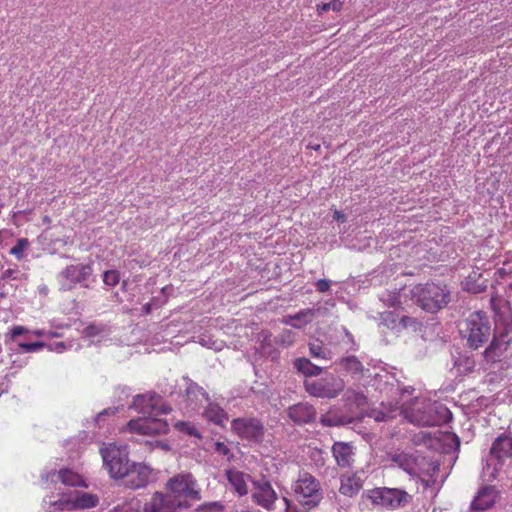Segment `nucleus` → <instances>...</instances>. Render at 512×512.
Instances as JSON below:
<instances>
[{"instance_id": "1", "label": "nucleus", "mask_w": 512, "mask_h": 512, "mask_svg": "<svg viewBox=\"0 0 512 512\" xmlns=\"http://www.w3.org/2000/svg\"><path fill=\"white\" fill-rule=\"evenodd\" d=\"M402 413L410 423L424 427L438 426L452 419L451 411L444 404L427 399H416Z\"/></svg>"}, {"instance_id": "2", "label": "nucleus", "mask_w": 512, "mask_h": 512, "mask_svg": "<svg viewBox=\"0 0 512 512\" xmlns=\"http://www.w3.org/2000/svg\"><path fill=\"white\" fill-rule=\"evenodd\" d=\"M410 293L413 302L429 313H436L446 307L451 296L448 286L438 282L417 284Z\"/></svg>"}, {"instance_id": "3", "label": "nucleus", "mask_w": 512, "mask_h": 512, "mask_svg": "<svg viewBox=\"0 0 512 512\" xmlns=\"http://www.w3.org/2000/svg\"><path fill=\"white\" fill-rule=\"evenodd\" d=\"M373 506L381 509L396 510L410 504L412 495L402 489L377 487L363 494Z\"/></svg>"}, {"instance_id": "4", "label": "nucleus", "mask_w": 512, "mask_h": 512, "mask_svg": "<svg viewBox=\"0 0 512 512\" xmlns=\"http://www.w3.org/2000/svg\"><path fill=\"white\" fill-rule=\"evenodd\" d=\"M490 324L485 312L471 313L461 324L460 333L467 339L471 348L477 349L487 341L490 335Z\"/></svg>"}, {"instance_id": "5", "label": "nucleus", "mask_w": 512, "mask_h": 512, "mask_svg": "<svg viewBox=\"0 0 512 512\" xmlns=\"http://www.w3.org/2000/svg\"><path fill=\"white\" fill-rule=\"evenodd\" d=\"M231 431L241 440L259 445L264 441L267 429L261 419L245 416L231 421Z\"/></svg>"}, {"instance_id": "6", "label": "nucleus", "mask_w": 512, "mask_h": 512, "mask_svg": "<svg viewBox=\"0 0 512 512\" xmlns=\"http://www.w3.org/2000/svg\"><path fill=\"white\" fill-rule=\"evenodd\" d=\"M100 454L103 459V465L108 470L110 477L115 480L123 478V474L127 471L128 465L131 462L126 448L109 444L100 449Z\"/></svg>"}, {"instance_id": "7", "label": "nucleus", "mask_w": 512, "mask_h": 512, "mask_svg": "<svg viewBox=\"0 0 512 512\" xmlns=\"http://www.w3.org/2000/svg\"><path fill=\"white\" fill-rule=\"evenodd\" d=\"M93 273L90 264L69 265L64 268L58 275L60 290L71 291L77 285L88 287L86 282Z\"/></svg>"}, {"instance_id": "8", "label": "nucleus", "mask_w": 512, "mask_h": 512, "mask_svg": "<svg viewBox=\"0 0 512 512\" xmlns=\"http://www.w3.org/2000/svg\"><path fill=\"white\" fill-rule=\"evenodd\" d=\"M343 387V381L332 374L321 379L304 381L306 392L319 398H334L343 390Z\"/></svg>"}, {"instance_id": "9", "label": "nucleus", "mask_w": 512, "mask_h": 512, "mask_svg": "<svg viewBox=\"0 0 512 512\" xmlns=\"http://www.w3.org/2000/svg\"><path fill=\"white\" fill-rule=\"evenodd\" d=\"M194 480L191 474H178L166 483L167 493L174 499L186 500L199 499L200 495L194 489Z\"/></svg>"}, {"instance_id": "10", "label": "nucleus", "mask_w": 512, "mask_h": 512, "mask_svg": "<svg viewBox=\"0 0 512 512\" xmlns=\"http://www.w3.org/2000/svg\"><path fill=\"white\" fill-rule=\"evenodd\" d=\"M190 507L189 501L174 499L167 492H155L143 506V512H178Z\"/></svg>"}, {"instance_id": "11", "label": "nucleus", "mask_w": 512, "mask_h": 512, "mask_svg": "<svg viewBox=\"0 0 512 512\" xmlns=\"http://www.w3.org/2000/svg\"><path fill=\"white\" fill-rule=\"evenodd\" d=\"M130 431L143 435H160L169 431V424L159 416L147 415L128 422Z\"/></svg>"}, {"instance_id": "12", "label": "nucleus", "mask_w": 512, "mask_h": 512, "mask_svg": "<svg viewBox=\"0 0 512 512\" xmlns=\"http://www.w3.org/2000/svg\"><path fill=\"white\" fill-rule=\"evenodd\" d=\"M151 469L142 463L130 462L127 471L124 472V486L129 489H139L146 487L150 482Z\"/></svg>"}, {"instance_id": "13", "label": "nucleus", "mask_w": 512, "mask_h": 512, "mask_svg": "<svg viewBox=\"0 0 512 512\" xmlns=\"http://www.w3.org/2000/svg\"><path fill=\"white\" fill-rule=\"evenodd\" d=\"M183 380L186 383L184 399L187 408L198 410L203 407L205 403H210L209 394L203 387L199 386L188 376H183Z\"/></svg>"}, {"instance_id": "14", "label": "nucleus", "mask_w": 512, "mask_h": 512, "mask_svg": "<svg viewBox=\"0 0 512 512\" xmlns=\"http://www.w3.org/2000/svg\"><path fill=\"white\" fill-rule=\"evenodd\" d=\"M287 417L294 425L303 426L316 421V408L308 402H298L286 409Z\"/></svg>"}, {"instance_id": "15", "label": "nucleus", "mask_w": 512, "mask_h": 512, "mask_svg": "<svg viewBox=\"0 0 512 512\" xmlns=\"http://www.w3.org/2000/svg\"><path fill=\"white\" fill-rule=\"evenodd\" d=\"M253 485L257 489V491L252 494L253 500L266 510H273L278 497L270 481L262 478L261 480L254 481Z\"/></svg>"}, {"instance_id": "16", "label": "nucleus", "mask_w": 512, "mask_h": 512, "mask_svg": "<svg viewBox=\"0 0 512 512\" xmlns=\"http://www.w3.org/2000/svg\"><path fill=\"white\" fill-rule=\"evenodd\" d=\"M490 455L499 463L512 458V434H500L491 445Z\"/></svg>"}, {"instance_id": "17", "label": "nucleus", "mask_w": 512, "mask_h": 512, "mask_svg": "<svg viewBox=\"0 0 512 512\" xmlns=\"http://www.w3.org/2000/svg\"><path fill=\"white\" fill-rule=\"evenodd\" d=\"M41 477L44 482H56L55 478H57V480H60L66 486L77 487L83 485L81 476L70 469H61L60 471L52 470Z\"/></svg>"}, {"instance_id": "18", "label": "nucleus", "mask_w": 512, "mask_h": 512, "mask_svg": "<svg viewBox=\"0 0 512 512\" xmlns=\"http://www.w3.org/2000/svg\"><path fill=\"white\" fill-rule=\"evenodd\" d=\"M156 400H160V396L156 393L138 394L133 397L129 407L137 410L143 416L153 415L156 411Z\"/></svg>"}, {"instance_id": "19", "label": "nucleus", "mask_w": 512, "mask_h": 512, "mask_svg": "<svg viewBox=\"0 0 512 512\" xmlns=\"http://www.w3.org/2000/svg\"><path fill=\"white\" fill-rule=\"evenodd\" d=\"M332 453L340 467H349L352 456V445L347 442H335L332 446Z\"/></svg>"}, {"instance_id": "20", "label": "nucleus", "mask_w": 512, "mask_h": 512, "mask_svg": "<svg viewBox=\"0 0 512 512\" xmlns=\"http://www.w3.org/2000/svg\"><path fill=\"white\" fill-rule=\"evenodd\" d=\"M294 369L305 377L318 376L323 372L324 367L312 363L308 358L299 357L293 361Z\"/></svg>"}, {"instance_id": "21", "label": "nucleus", "mask_w": 512, "mask_h": 512, "mask_svg": "<svg viewBox=\"0 0 512 512\" xmlns=\"http://www.w3.org/2000/svg\"><path fill=\"white\" fill-rule=\"evenodd\" d=\"M494 496L489 488H483L471 503V508L475 511H484L494 504Z\"/></svg>"}, {"instance_id": "22", "label": "nucleus", "mask_w": 512, "mask_h": 512, "mask_svg": "<svg viewBox=\"0 0 512 512\" xmlns=\"http://www.w3.org/2000/svg\"><path fill=\"white\" fill-rule=\"evenodd\" d=\"M398 411V407H390L387 411L377 409H362L359 418L364 417L373 418L376 422L387 421L395 417V413Z\"/></svg>"}, {"instance_id": "23", "label": "nucleus", "mask_w": 512, "mask_h": 512, "mask_svg": "<svg viewBox=\"0 0 512 512\" xmlns=\"http://www.w3.org/2000/svg\"><path fill=\"white\" fill-rule=\"evenodd\" d=\"M226 475L228 481L233 485L239 495L243 496L248 493V488L244 480V474L242 472L227 471Z\"/></svg>"}, {"instance_id": "24", "label": "nucleus", "mask_w": 512, "mask_h": 512, "mask_svg": "<svg viewBox=\"0 0 512 512\" xmlns=\"http://www.w3.org/2000/svg\"><path fill=\"white\" fill-rule=\"evenodd\" d=\"M309 351L312 357L322 360H329L331 352L324 344L316 339L309 343Z\"/></svg>"}, {"instance_id": "25", "label": "nucleus", "mask_w": 512, "mask_h": 512, "mask_svg": "<svg viewBox=\"0 0 512 512\" xmlns=\"http://www.w3.org/2000/svg\"><path fill=\"white\" fill-rule=\"evenodd\" d=\"M98 503V498L95 495H92L90 493H82L80 495H77L75 498L74 504L77 508L80 509H87L95 507Z\"/></svg>"}, {"instance_id": "26", "label": "nucleus", "mask_w": 512, "mask_h": 512, "mask_svg": "<svg viewBox=\"0 0 512 512\" xmlns=\"http://www.w3.org/2000/svg\"><path fill=\"white\" fill-rule=\"evenodd\" d=\"M108 512H140V502L135 499L127 500L117 504Z\"/></svg>"}, {"instance_id": "27", "label": "nucleus", "mask_w": 512, "mask_h": 512, "mask_svg": "<svg viewBox=\"0 0 512 512\" xmlns=\"http://www.w3.org/2000/svg\"><path fill=\"white\" fill-rule=\"evenodd\" d=\"M505 348H502V345L499 344L497 340H493L491 344L484 351L485 358L490 361H496L498 357L501 356L502 351Z\"/></svg>"}, {"instance_id": "28", "label": "nucleus", "mask_w": 512, "mask_h": 512, "mask_svg": "<svg viewBox=\"0 0 512 512\" xmlns=\"http://www.w3.org/2000/svg\"><path fill=\"white\" fill-rule=\"evenodd\" d=\"M175 428L178 431H180L182 433H185L188 436L197 437V438H201L202 437L200 432L196 428V426L191 424L190 422L178 421L175 424Z\"/></svg>"}, {"instance_id": "29", "label": "nucleus", "mask_w": 512, "mask_h": 512, "mask_svg": "<svg viewBox=\"0 0 512 512\" xmlns=\"http://www.w3.org/2000/svg\"><path fill=\"white\" fill-rule=\"evenodd\" d=\"M29 241L27 238H20L16 244L10 249V254L15 256L17 260H22L24 257V251L28 248Z\"/></svg>"}, {"instance_id": "30", "label": "nucleus", "mask_w": 512, "mask_h": 512, "mask_svg": "<svg viewBox=\"0 0 512 512\" xmlns=\"http://www.w3.org/2000/svg\"><path fill=\"white\" fill-rule=\"evenodd\" d=\"M352 422V418L345 420L342 417L323 415L320 418V423L325 427L339 426Z\"/></svg>"}, {"instance_id": "31", "label": "nucleus", "mask_w": 512, "mask_h": 512, "mask_svg": "<svg viewBox=\"0 0 512 512\" xmlns=\"http://www.w3.org/2000/svg\"><path fill=\"white\" fill-rule=\"evenodd\" d=\"M315 317V310L313 309H303L297 312L294 315H290L289 319L291 321H301L303 323H309Z\"/></svg>"}, {"instance_id": "32", "label": "nucleus", "mask_w": 512, "mask_h": 512, "mask_svg": "<svg viewBox=\"0 0 512 512\" xmlns=\"http://www.w3.org/2000/svg\"><path fill=\"white\" fill-rule=\"evenodd\" d=\"M30 332V330L24 326L16 325L13 326L9 332L5 335L6 337V343L8 341L17 342L18 343V337L22 335H26Z\"/></svg>"}, {"instance_id": "33", "label": "nucleus", "mask_w": 512, "mask_h": 512, "mask_svg": "<svg viewBox=\"0 0 512 512\" xmlns=\"http://www.w3.org/2000/svg\"><path fill=\"white\" fill-rule=\"evenodd\" d=\"M207 416L217 425H223L224 420L228 418L224 410L218 406L208 410Z\"/></svg>"}, {"instance_id": "34", "label": "nucleus", "mask_w": 512, "mask_h": 512, "mask_svg": "<svg viewBox=\"0 0 512 512\" xmlns=\"http://www.w3.org/2000/svg\"><path fill=\"white\" fill-rule=\"evenodd\" d=\"M339 492L346 496H352V474L345 473L340 477Z\"/></svg>"}, {"instance_id": "35", "label": "nucleus", "mask_w": 512, "mask_h": 512, "mask_svg": "<svg viewBox=\"0 0 512 512\" xmlns=\"http://www.w3.org/2000/svg\"><path fill=\"white\" fill-rule=\"evenodd\" d=\"M18 346L20 350L24 353H34L37 352L44 347H46V343L42 341L27 343V342H18Z\"/></svg>"}, {"instance_id": "36", "label": "nucleus", "mask_w": 512, "mask_h": 512, "mask_svg": "<svg viewBox=\"0 0 512 512\" xmlns=\"http://www.w3.org/2000/svg\"><path fill=\"white\" fill-rule=\"evenodd\" d=\"M120 281V273L117 270H107L103 273V282L111 287L116 286Z\"/></svg>"}, {"instance_id": "37", "label": "nucleus", "mask_w": 512, "mask_h": 512, "mask_svg": "<svg viewBox=\"0 0 512 512\" xmlns=\"http://www.w3.org/2000/svg\"><path fill=\"white\" fill-rule=\"evenodd\" d=\"M214 451L219 455L227 457L228 461H231L234 458V454L231 452L230 448L223 442H215Z\"/></svg>"}, {"instance_id": "38", "label": "nucleus", "mask_w": 512, "mask_h": 512, "mask_svg": "<svg viewBox=\"0 0 512 512\" xmlns=\"http://www.w3.org/2000/svg\"><path fill=\"white\" fill-rule=\"evenodd\" d=\"M381 300L390 307H396L400 304V295L398 292H389L382 294Z\"/></svg>"}, {"instance_id": "39", "label": "nucleus", "mask_w": 512, "mask_h": 512, "mask_svg": "<svg viewBox=\"0 0 512 512\" xmlns=\"http://www.w3.org/2000/svg\"><path fill=\"white\" fill-rule=\"evenodd\" d=\"M342 8V2L339 0H332L328 3H322L321 5H318V12L319 14H322L324 12H327L329 10L333 11H340Z\"/></svg>"}, {"instance_id": "40", "label": "nucleus", "mask_w": 512, "mask_h": 512, "mask_svg": "<svg viewBox=\"0 0 512 512\" xmlns=\"http://www.w3.org/2000/svg\"><path fill=\"white\" fill-rule=\"evenodd\" d=\"M118 407H108L104 410H102L101 412H99L94 421H95V424L98 425V426H101V423L105 421V417L106 416H112V415H115L116 412L118 411Z\"/></svg>"}, {"instance_id": "41", "label": "nucleus", "mask_w": 512, "mask_h": 512, "mask_svg": "<svg viewBox=\"0 0 512 512\" xmlns=\"http://www.w3.org/2000/svg\"><path fill=\"white\" fill-rule=\"evenodd\" d=\"M495 274L499 279H505L507 276L512 274V261H505L502 267L497 269Z\"/></svg>"}, {"instance_id": "42", "label": "nucleus", "mask_w": 512, "mask_h": 512, "mask_svg": "<svg viewBox=\"0 0 512 512\" xmlns=\"http://www.w3.org/2000/svg\"><path fill=\"white\" fill-rule=\"evenodd\" d=\"M200 509L207 512H220L224 509V506L221 502L214 501L202 504Z\"/></svg>"}, {"instance_id": "43", "label": "nucleus", "mask_w": 512, "mask_h": 512, "mask_svg": "<svg viewBox=\"0 0 512 512\" xmlns=\"http://www.w3.org/2000/svg\"><path fill=\"white\" fill-rule=\"evenodd\" d=\"M103 332V327L96 324H89L83 330V333L87 337H94Z\"/></svg>"}, {"instance_id": "44", "label": "nucleus", "mask_w": 512, "mask_h": 512, "mask_svg": "<svg viewBox=\"0 0 512 512\" xmlns=\"http://www.w3.org/2000/svg\"><path fill=\"white\" fill-rule=\"evenodd\" d=\"M394 460L399 463V465L405 470L410 472L411 467L408 463V455L407 454H399L397 455Z\"/></svg>"}, {"instance_id": "45", "label": "nucleus", "mask_w": 512, "mask_h": 512, "mask_svg": "<svg viewBox=\"0 0 512 512\" xmlns=\"http://www.w3.org/2000/svg\"><path fill=\"white\" fill-rule=\"evenodd\" d=\"M158 401L156 400V411H154V416L166 415L171 412L172 408L167 404L158 405Z\"/></svg>"}, {"instance_id": "46", "label": "nucleus", "mask_w": 512, "mask_h": 512, "mask_svg": "<svg viewBox=\"0 0 512 512\" xmlns=\"http://www.w3.org/2000/svg\"><path fill=\"white\" fill-rule=\"evenodd\" d=\"M317 291L324 293L330 289V281L326 279H320L315 283Z\"/></svg>"}, {"instance_id": "47", "label": "nucleus", "mask_w": 512, "mask_h": 512, "mask_svg": "<svg viewBox=\"0 0 512 512\" xmlns=\"http://www.w3.org/2000/svg\"><path fill=\"white\" fill-rule=\"evenodd\" d=\"M19 273V271L17 269H6L5 271H3L2 273V276H1V279L2 280H6V279H17V274Z\"/></svg>"}, {"instance_id": "48", "label": "nucleus", "mask_w": 512, "mask_h": 512, "mask_svg": "<svg viewBox=\"0 0 512 512\" xmlns=\"http://www.w3.org/2000/svg\"><path fill=\"white\" fill-rule=\"evenodd\" d=\"M368 404L367 398L361 394H354V405L366 406Z\"/></svg>"}, {"instance_id": "49", "label": "nucleus", "mask_w": 512, "mask_h": 512, "mask_svg": "<svg viewBox=\"0 0 512 512\" xmlns=\"http://www.w3.org/2000/svg\"><path fill=\"white\" fill-rule=\"evenodd\" d=\"M340 365L349 371L352 367V356H346L340 360Z\"/></svg>"}, {"instance_id": "50", "label": "nucleus", "mask_w": 512, "mask_h": 512, "mask_svg": "<svg viewBox=\"0 0 512 512\" xmlns=\"http://www.w3.org/2000/svg\"><path fill=\"white\" fill-rule=\"evenodd\" d=\"M50 350H56L57 352H62L65 349V344L63 342L55 343V347H49Z\"/></svg>"}, {"instance_id": "51", "label": "nucleus", "mask_w": 512, "mask_h": 512, "mask_svg": "<svg viewBox=\"0 0 512 512\" xmlns=\"http://www.w3.org/2000/svg\"><path fill=\"white\" fill-rule=\"evenodd\" d=\"M32 333L37 337H46L47 331L44 329H36Z\"/></svg>"}, {"instance_id": "52", "label": "nucleus", "mask_w": 512, "mask_h": 512, "mask_svg": "<svg viewBox=\"0 0 512 512\" xmlns=\"http://www.w3.org/2000/svg\"><path fill=\"white\" fill-rule=\"evenodd\" d=\"M152 311V304L151 303H146L144 306H143V312L145 314H150Z\"/></svg>"}, {"instance_id": "53", "label": "nucleus", "mask_w": 512, "mask_h": 512, "mask_svg": "<svg viewBox=\"0 0 512 512\" xmlns=\"http://www.w3.org/2000/svg\"><path fill=\"white\" fill-rule=\"evenodd\" d=\"M59 336H60L59 333H57L55 331H51V330L47 331V335H46V337H48V338H56V337H59Z\"/></svg>"}, {"instance_id": "54", "label": "nucleus", "mask_w": 512, "mask_h": 512, "mask_svg": "<svg viewBox=\"0 0 512 512\" xmlns=\"http://www.w3.org/2000/svg\"><path fill=\"white\" fill-rule=\"evenodd\" d=\"M283 501H284V503H285V505H286V509H290V508L294 507V506L292 505L291 501H290L288 498L283 497Z\"/></svg>"}, {"instance_id": "55", "label": "nucleus", "mask_w": 512, "mask_h": 512, "mask_svg": "<svg viewBox=\"0 0 512 512\" xmlns=\"http://www.w3.org/2000/svg\"><path fill=\"white\" fill-rule=\"evenodd\" d=\"M335 219H337L338 221L339 220H343L344 219V215L338 211L335 212Z\"/></svg>"}, {"instance_id": "56", "label": "nucleus", "mask_w": 512, "mask_h": 512, "mask_svg": "<svg viewBox=\"0 0 512 512\" xmlns=\"http://www.w3.org/2000/svg\"><path fill=\"white\" fill-rule=\"evenodd\" d=\"M285 512H300V511L296 506H294L290 509H285Z\"/></svg>"}, {"instance_id": "57", "label": "nucleus", "mask_w": 512, "mask_h": 512, "mask_svg": "<svg viewBox=\"0 0 512 512\" xmlns=\"http://www.w3.org/2000/svg\"><path fill=\"white\" fill-rule=\"evenodd\" d=\"M353 366H354V371H356V370H358L359 366H361V363H360V362H357V361L354 359Z\"/></svg>"}, {"instance_id": "58", "label": "nucleus", "mask_w": 512, "mask_h": 512, "mask_svg": "<svg viewBox=\"0 0 512 512\" xmlns=\"http://www.w3.org/2000/svg\"><path fill=\"white\" fill-rule=\"evenodd\" d=\"M390 316H393V313H392V312H389V313L384 314V320H385V321H388V319H389V317H390Z\"/></svg>"}, {"instance_id": "59", "label": "nucleus", "mask_w": 512, "mask_h": 512, "mask_svg": "<svg viewBox=\"0 0 512 512\" xmlns=\"http://www.w3.org/2000/svg\"><path fill=\"white\" fill-rule=\"evenodd\" d=\"M312 149L318 150L320 148V145H309Z\"/></svg>"}, {"instance_id": "60", "label": "nucleus", "mask_w": 512, "mask_h": 512, "mask_svg": "<svg viewBox=\"0 0 512 512\" xmlns=\"http://www.w3.org/2000/svg\"><path fill=\"white\" fill-rule=\"evenodd\" d=\"M44 222H50V218L48 216H45L43 219Z\"/></svg>"}, {"instance_id": "61", "label": "nucleus", "mask_w": 512, "mask_h": 512, "mask_svg": "<svg viewBox=\"0 0 512 512\" xmlns=\"http://www.w3.org/2000/svg\"><path fill=\"white\" fill-rule=\"evenodd\" d=\"M286 323L292 325L293 327H298L295 323H292L291 321H287Z\"/></svg>"}, {"instance_id": "62", "label": "nucleus", "mask_w": 512, "mask_h": 512, "mask_svg": "<svg viewBox=\"0 0 512 512\" xmlns=\"http://www.w3.org/2000/svg\"><path fill=\"white\" fill-rule=\"evenodd\" d=\"M62 257H63V258H66V259H70V258H71V256L66 255V254L62 255Z\"/></svg>"}, {"instance_id": "63", "label": "nucleus", "mask_w": 512, "mask_h": 512, "mask_svg": "<svg viewBox=\"0 0 512 512\" xmlns=\"http://www.w3.org/2000/svg\"><path fill=\"white\" fill-rule=\"evenodd\" d=\"M406 320V317H402L401 321L404 322Z\"/></svg>"}, {"instance_id": "64", "label": "nucleus", "mask_w": 512, "mask_h": 512, "mask_svg": "<svg viewBox=\"0 0 512 512\" xmlns=\"http://www.w3.org/2000/svg\"><path fill=\"white\" fill-rule=\"evenodd\" d=\"M353 419L355 420L356 419V413L354 412V416H353Z\"/></svg>"}]
</instances>
